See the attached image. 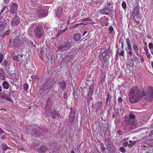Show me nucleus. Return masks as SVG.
<instances>
[{
  "label": "nucleus",
  "instance_id": "obj_3",
  "mask_svg": "<svg viewBox=\"0 0 153 153\" xmlns=\"http://www.w3.org/2000/svg\"><path fill=\"white\" fill-rule=\"evenodd\" d=\"M143 97L146 100L151 101L153 100V88L152 87H149L146 92L142 90Z\"/></svg>",
  "mask_w": 153,
  "mask_h": 153
},
{
  "label": "nucleus",
  "instance_id": "obj_15",
  "mask_svg": "<svg viewBox=\"0 0 153 153\" xmlns=\"http://www.w3.org/2000/svg\"><path fill=\"white\" fill-rule=\"evenodd\" d=\"M51 114L52 118L54 119L59 117L60 116L59 114L55 110L52 111L51 112Z\"/></svg>",
  "mask_w": 153,
  "mask_h": 153
},
{
  "label": "nucleus",
  "instance_id": "obj_52",
  "mask_svg": "<svg viewBox=\"0 0 153 153\" xmlns=\"http://www.w3.org/2000/svg\"><path fill=\"white\" fill-rule=\"evenodd\" d=\"M3 55L2 54H0V63H1L3 59Z\"/></svg>",
  "mask_w": 153,
  "mask_h": 153
},
{
  "label": "nucleus",
  "instance_id": "obj_30",
  "mask_svg": "<svg viewBox=\"0 0 153 153\" xmlns=\"http://www.w3.org/2000/svg\"><path fill=\"white\" fill-rule=\"evenodd\" d=\"M133 49L135 53H137L139 50V48L138 46L136 44H133Z\"/></svg>",
  "mask_w": 153,
  "mask_h": 153
},
{
  "label": "nucleus",
  "instance_id": "obj_18",
  "mask_svg": "<svg viewBox=\"0 0 153 153\" xmlns=\"http://www.w3.org/2000/svg\"><path fill=\"white\" fill-rule=\"evenodd\" d=\"M129 120L132 123H134V121L135 120V116L133 114L131 113H130L129 115L128 116Z\"/></svg>",
  "mask_w": 153,
  "mask_h": 153
},
{
  "label": "nucleus",
  "instance_id": "obj_1",
  "mask_svg": "<svg viewBox=\"0 0 153 153\" xmlns=\"http://www.w3.org/2000/svg\"><path fill=\"white\" fill-rule=\"evenodd\" d=\"M129 96L131 103L138 102L142 97V90L138 86L133 87L129 93Z\"/></svg>",
  "mask_w": 153,
  "mask_h": 153
},
{
  "label": "nucleus",
  "instance_id": "obj_21",
  "mask_svg": "<svg viewBox=\"0 0 153 153\" xmlns=\"http://www.w3.org/2000/svg\"><path fill=\"white\" fill-rule=\"evenodd\" d=\"M47 150V149L45 146L40 147L39 149L38 152L39 153H44Z\"/></svg>",
  "mask_w": 153,
  "mask_h": 153
},
{
  "label": "nucleus",
  "instance_id": "obj_49",
  "mask_svg": "<svg viewBox=\"0 0 153 153\" xmlns=\"http://www.w3.org/2000/svg\"><path fill=\"white\" fill-rule=\"evenodd\" d=\"M10 32V30H8L6 31L4 34V36H8Z\"/></svg>",
  "mask_w": 153,
  "mask_h": 153
},
{
  "label": "nucleus",
  "instance_id": "obj_33",
  "mask_svg": "<svg viewBox=\"0 0 153 153\" xmlns=\"http://www.w3.org/2000/svg\"><path fill=\"white\" fill-rule=\"evenodd\" d=\"M147 144L151 147H153V140H151L148 141Z\"/></svg>",
  "mask_w": 153,
  "mask_h": 153
},
{
  "label": "nucleus",
  "instance_id": "obj_7",
  "mask_svg": "<svg viewBox=\"0 0 153 153\" xmlns=\"http://www.w3.org/2000/svg\"><path fill=\"white\" fill-rule=\"evenodd\" d=\"M19 22V17L17 16H16L12 19L11 21V26L14 27L16 26Z\"/></svg>",
  "mask_w": 153,
  "mask_h": 153
},
{
  "label": "nucleus",
  "instance_id": "obj_54",
  "mask_svg": "<svg viewBox=\"0 0 153 153\" xmlns=\"http://www.w3.org/2000/svg\"><path fill=\"white\" fill-rule=\"evenodd\" d=\"M43 53H44V52H42V51H41L39 54V56L41 58L42 60L43 58Z\"/></svg>",
  "mask_w": 153,
  "mask_h": 153
},
{
  "label": "nucleus",
  "instance_id": "obj_6",
  "mask_svg": "<svg viewBox=\"0 0 153 153\" xmlns=\"http://www.w3.org/2000/svg\"><path fill=\"white\" fill-rule=\"evenodd\" d=\"M55 83V81L53 79H47L44 84L42 89L44 91L50 89L53 87Z\"/></svg>",
  "mask_w": 153,
  "mask_h": 153
},
{
  "label": "nucleus",
  "instance_id": "obj_29",
  "mask_svg": "<svg viewBox=\"0 0 153 153\" xmlns=\"http://www.w3.org/2000/svg\"><path fill=\"white\" fill-rule=\"evenodd\" d=\"M113 4V2L111 0H107V3H106V6H112Z\"/></svg>",
  "mask_w": 153,
  "mask_h": 153
},
{
  "label": "nucleus",
  "instance_id": "obj_63",
  "mask_svg": "<svg viewBox=\"0 0 153 153\" xmlns=\"http://www.w3.org/2000/svg\"><path fill=\"white\" fill-rule=\"evenodd\" d=\"M128 48L129 50L130 51L132 50L131 47V45H128Z\"/></svg>",
  "mask_w": 153,
  "mask_h": 153
},
{
  "label": "nucleus",
  "instance_id": "obj_39",
  "mask_svg": "<svg viewBox=\"0 0 153 153\" xmlns=\"http://www.w3.org/2000/svg\"><path fill=\"white\" fill-rule=\"evenodd\" d=\"M100 150L102 152H104L105 150V148L103 144L102 143L100 144Z\"/></svg>",
  "mask_w": 153,
  "mask_h": 153
},
{
  "label": "nucleus",
  "instance_id": "obj_23",
  "mask_svg": "<svg viewBox=\"0 0 153 153\" xmlns=\"http://www.w3.org/2000/svg\"><path fill=\"white\" fill-rule=\"evenodd\" d=\"M110 56L109 55H105L104 54L103 56H102V58L103 60L105 62H107L108 60V59L110 58Z\"/></svg>",
  "mask_w": 153,
  "mask_h": 153
},
{
  "label": "nucleus",
  "instance_id": "obj_8",
  "mask_svg": "<svg viewBox=\"0 0 153 153\" xmlns=\"http://www.w3.org/2000/svg\"><path fill=\"white\" fill-rule=\"evenodd\" d=\"M18 6L16 3H13L10 9V11L12 14L16 13L18 9Z\"/></svg>",
  "mask_w": 153,
  "mask_h": 153
},
{
  "label": "nucleus",
  "instance_id": "obj_47",
  "mask_svg": "<svg viewBox=\"0 0 153 153\" xmlns=\"http://www.w3.org/2000/svg\"><path fill=\"white\" fill-rule=\"evenodd\" d=\"M113 30V28L112 26H110L109 27V33L110 34H111L112 33Z\"/></svg>",
  "mask_w": 153,
  "mask_h": 153
},
{
  "label": "nucleus",
  "instance_id": "obj_48",
  "mask_svg": "<svg viewBox=\"0 0 153 153\" xmlns=\"http://www.w3.org/2000/svg\"><path fill=\"white\" fill-rule=\"evenodd\" d=\"M4 13L0 12V20H3V17L4 15Z\"/></svg>",
  "mask_w": 153,
  "mask_h": 153
},
{
  "label": "nucleus",
  "instance_id": "obj_37",
  "mask_svg": "<svg viewBox=\"0 0 153 153\" xmlns=\"http://www.w3.org/2000/svg\"><path fill=\"white\" fill-rule=\"evenodd\" d=\"M2 65L6 66H8L9 64L7 60H4V61L3 63L2 64Z\"/></svg>",
  "mask_w": 153,
  "mask_h": 153
},
{
  "label": "nucleus",
  "instance_id": "obj_41",
  "mask_svg": "<svg viewBox=\"0 0 153 153\" xmlns=\"http://www.w3.org/2000/svg\"><path fill=\"white\" fill-rule=\"evenodd\" d=\"M133 58L134 60V61L135 62L137 63L138 64L140 63V62L139 60V59L137 56H135Z\"/></svg>",
  "mask_w": 153,
  "mask_h": 153
},
{
  "label": "nucleus",
  "instance_id": "obj_62",
  "mask_svg": "<svg viewBox=\"0 0 153 153\" xmlns=\"http://www.w3.org/2000/svg\"><path fill=\"white\" fill-rule=\"evenodd\" d=\"M14 74V72L13 71L9 72V74L11 76H13Z\"/></svg>",
  "mask_w": 153,
  "mask_h": 153
},
{
  "label": "nucleus",
  "instance_id": "obj_5",
  "mask_svg": "<svg viewBox=\"0 0 153 153\" xmlns=\"http://www.w3.org/2000/svg\"><path fill=\"white\" fill-rule=\"evenodd\" d=\"M34 33L35 37L37 39L42 38L45 34L42 27L40 25H38V24L34 30Z\"/></svg>",
  "mask_w": 153,
  "mask_h": 153
},
{
  "label": "nucleus",
  "instance_id": "obj_16",
  "mask_svg": "<svg viewBox=\"0 0 153 153\" xmlns=\"http://www.w3.org/2000/svg\"><path fill=\"white\" fill-rule=\"evenodd\" d=\"M94 83L91 85L89 88V91L87 95H92L93 93L94 89Z\"/></svg>",
  "mask_w": 153,
  "mask_h": 153
},
{
  "label": "nucleus",
  "instance_id": "obj_60",
  "mask_svg": "<svg viewBox=\"0 0 153 153\" xmlns=\"http://www.w3.org/2000/svg\"><path fill=\"white\" fill-rule=\"evenodd\" d=\"M6 6H4L3 7V9L1 10V13H4V12L5 10V9L6 8Z\"/></svg>",
  "mask_w": 153,
  "mask_h": 153
},
{
  "label": "nucleus",
  "instance_id": "obj_40",
  "mask_svg": "<svg viewBox=\"0 0 153 153\" xmlns=\"http://www.w3.org/2000/svg\"><path fill=\"white\" fill-rule=\"evenodd\" d=\"M91 96L87 95V101L88 104L90 103V101L92 99Z\"/></svg>",
  "mask_w": 153,
  "mask_h": 153
},
{
  "label": "nucleus",
  "instance_id": "obj_9",
  "mask_svg": "<svg viewBox=\"0 0 153 153\" xmlns=\"http://www.w3.org/2000/svg\"><path fill=\"white\" fill-rule=\"evenodd\" d=\"M38 11L39 16L42 17L46 16L48 14L47 11L42 8H39Z\"/></svg>",
  "mask_w": 153,
  "mask_h": 153
},
{
  "label": "nucleus",
  "instance_id": "obj_46",
  "mask_svg": "<svg viewBox=\"0 0 153 153\" xmlns=\"http://www.w3.org/2000/svg\"><path fill=\"white\" fill-rule=\"evenodd\" d=\"M122 5L123 9H125L126 7V4L125 1H123Z\"/></svg>",
  "mask_w": 153,
  "mask_h": 153
},
{
  "label": "nucleus",
  "instance_id": "obj_24",
  "mask_svg": "<svg viewBox=\"0 0 153 153\" xmlns=\"http://www.w3.org/2000/svg\"><path fill=\"white\" fill-rule=\"evenodd\" d=\"M105 50V55H109L111 53V51L110 49V47L109 46L108 48H103Z\"/></svg>",
  "mask_w": 153,
  "mask_h": 153
},
{
  "label": "nucleus",
  "instance_id": "obj_56",
  "mask_svg": "<svg viewBox=\"0 0 153 153\" xmlns=\"http://www.w3.org/2000/svg\"><path fill=\"white\" fill-rule=\"evenodd\" d=\"M128 145V143L127 142H124L123 144V145L124 147H126Z\"/></svg>",
  "mask_w": 153,
  "mask_h": 153
},
{
  "label": "nucleus",
  "instance_id": "obj_11",
  "mask_svg": "<svg viewBox=\"0 0 153 153\" xmlns=\"http://www.w3.org/2000/svg\"><path fill=\"white\" fill-rule=\"evenodd\" d=\"M101 13L104 15H108L110 13V8L105 7L100 10Z\"/></svg>",
  "mask_w": 153,
  "mask_h": 153
},
{
  "label": "nucleus",
  "instance_id": "obj_59",
  "mask_svg": "<svg viewBox=\"0 0 153 153\" xmlns=\"http://www.w3.org/2000/svg\"><path fill=\"white\" fill-rule=\"evenodd\" d=\"M123 100V99L121 97H119L118 99L119 102L121 103L122 102Z\"/></svg>",
  "mask_w": 153,
  "mask_h": 153
},
{
  "label": "nucleus",
  "instance_id": "obj_14",
  "mask_svg": "<svg viewBox=\"0 0 153 153\" xmlns=\"http://www.w3.org/2000/svg\"><path fill=\"white\" fill-rule=\"evenodd\" d=\"M62 13V8L61 7H59L56 11V14L58 17H60L61 16Z\"/></svg>",
  "mask_w": 153,
  "mask_h": 153
},
{
  "label": "nucleus",
  "instance_id": "obj_45",
  "mask_svg": "<svg viewBox=\"0 0 153 153\" xmlns=\"http://www.w3.org/2000/svg\"><path fill=\"white\" fill-rule=\"evenodd\" d=\"M51 99H48L47 100V101L46 102V105H45V108H46L47 106H48V105H49L51 104Z\"/></svg>",
  "mask_w": 153,
  "mask_h": 153
},
{
  "label": "nucleus",
  "instance_id": "obj_10",
  "mask_svg": "<svg viewBox=\"0 0 153 153\" xmlns=\"http://www.w3.org/2000/svg\"><path fill=\"white\" fill-rule=\"evenodd\" d=\"M13 96V93L11 92L8 93L7 94L3 95L1 96V97L5 99L6 100L9 101H11V97Z\"/></svg>",
  "mask_w": 153,
  "mask_h": 153
},
{
  "label": "nucleus",
  "instance_id": "obj_32",
  "mask_svg": "<svg viewBox=\"0 0 153 153\" xmlns=\"http://www.w3.org/2000/svg\"><path fill=\"white\" fill-rule=\"evenodd\" d=\"M2 149L4 150H6L8 149H9L10 147H8L5 143H3L1 145Z\"/></svg>",
  "mask_w": 153,
  "mask_h": 153
},
{
  "label": "nucleus",
  "instance_id": "obj_43",
  "mask_svg": "<svg viewBox=\"0 0 153 153\" xmlns=\"http://www.w3.org/2000/svg\"><path fill=\"white\" fill-rule=\"evenodd\" d=\"M28 84L27 83L23 85V88L24 90L25 91H27V90L28 88Z\"/></svg>",
  "mask_w": 153,
  "mask_h": 153
},
{
  "label": "nucleus",
  "instance_id": "obj_61",
  "mask_svg": "<svg viewBox=\"0 0 153 153\" xmlns=\"http://www.w3.org/2000/svg\"><path fill=\"white\" fill-rule=\"evenodd\" d=\"M36 75H32L31 76V78L32 80L34 79L35 80L36 78Z\"/></svg>",
  "mask_w": 153,
  "mask_h": 153
},
{
  "label": "nucleus",
  "instance_id": "obj_57",
  "mask_svg": "<svg viewBox=\"0 0 153 153\" xmlns=\"http://www.w3.org/2000/svg\"><path fill=\"white\" fill-rule=\"evenodd\" d=\"M50 58L51 59V62H52V60H53V61H54L55 59V58L54 56L52 55H51L50 56Z\"/></svg>",
  "mask_w": 153,
  "mask_h": 153
},
{
  "label": "nucleus",
  "instance_id": "obj_28",
  "mask_svg": "<svg viewBox=\"0 0 153 153\" xmlns=\"http://www.w3.org/2000/svg\"><path fill=\"white\" fill-rule=\"evenodd\" d=\"M128 62L129 63V65L131 67L133 66L134 63V61L133 58H130L128 61Z\"/></svg>",
  "mask_w": 153,
  "mask_h": 153
},
{
  "label": "nucleus",
  "instance_id": "obj_17",
  "mask_svg": "<svg viewBox=\"0 0 153 153\" xmlns=\"http://www.w3.org/2000/svg\"><path fill=\"white\" fill-rule=\"evenodd\" d=\"M74 39L76 41L79 40L81 38V36L79 33L75 34L73 37Z\"/></svg>",
  "mask_w": 153,
  "mask_h": 153
},
{
  "label": "nucleus",
  "instance_id": "obj_36",
  "mask_svg": "<svg viewBox=\"0 0 153 153\" xmlns=\"http://www.w3.org/2000/svg\"><path fill=\"white\" fill-rule=\"evenodd\" d=\"M67 28H65V29L64 30H59V31H58L57 34L56 36V37H57L59 36V35H60L62 34V32L65 31L67 30Z\"/></svg>",
  "mask_w": 153,
  "mask_h": 153
},
{
  "label": "nucleus",
  "instance_id": "obj_58",
  "mask_svg": "<svg viewBox=\"0 0 153 153\" xmlns=\"http://www.w3.org/2000/svg\"><path fill=\"white\" fill-rule=\"evenodd\" d=\"M147 57L149 59H150L151 57L150 56V54L148 52L146 51V53Z\"/></svg>",
  "mask_w": 153,
  "mask_h": 153
},
{
  "label": "nucleus",
  "instance_id": "obj_19",
  "mask_svg": "<svg viewBox=\"0 0 153 153\" xmlns=\"http://www.w3.org/2000/svg\"><path fill=\"white\" fill-rule=\"evenodd\" d=\"M37 24V23H33L30 25L28 30V31L29 32L30 34L33 29H34L36 28Z\"/></svg>",
  "mask_w": 153,
  "mask_h": 153
},
{
  "label": "nucleus",
  "instance_id": "obj_53",
  "mask_svg": "<svg viewBox=\"0 0 153 153\" xmlns=\"http://www.w3.org/2000/svg\"><path fill=\"white\" fill-rule=\"evenodd\" d=\"M140 60L141 61L142 63L144 61V58L141 55H140Z\"/></svg>",
  "mask_w": 153,
  "mask_h": 153
},
{
  "label": "nucleus",
  "instance_id": "obj_34",
  "mask_svg": "<svg viewBox=\"0 0 153 153\" xmlns=\"http://www.w3.org/2000/svg\"><path fill=\"white\" fill-rule=\"evenodd\" d=\"M81 21L84 22V21H88V22H91L92 21V19L88 17L87 18H84L82 19L81 20Z\"/></svg>",
  "mask_w": 153,
  "mask_h": 153
},
{
  "label": "nucleus",
  "instance_id": "obj_31",
  "mask_svg": "<svg viewBox=\"0 0 153 153\" xmlns=\"http://www.w3.org/2000/svg\"><path fill=\"white\" fill-rule=\"evenodd\" d=\"M105 50L104 48L102 49L100 51V54L99 55V57L100 58L102 57V56H104V54H105Z\"/></svg>",
  "mask_w": 153,
  "mask_h": 153
},
{
  "label": "nucleus",
  "instance_id": "obj_50",
  "mask_svg": "<svg viewBox=\"0 0 153 153\" xmlns=\"http://www.w3.org/2000/svg\"><path fill=\"white\" fill-rule=\"evenodd\" d=\"M149 47L150 49L151 50H152V49H153V44L151 43H150L149 44Z\"/></svg>",
  "mask_w": 153,
  "mask_h": 153
},
{
  "label": "nucleus",
  "instance_id": "obj_35",
  "mask_svg": "<svg viewBox=\"0 0 153 153\" xmlns=\"http://www.w3.org/2000/svg\"><path fill=\"white\" fill-rule=\"evenodd\" d=\"M12 56L13 59L14 60L17 61H19V60L18 56L13 54L12 55Z\"/></svg>",
  "mask_w": 153,
  "mask_h": 153
},
{
  "label": "nucleus",
  "instance_id": "obj_22",
  "mask_svg": "<svg viewBox=\"0 0 153 153\" xmlns=\"http://www.w3.org/2000/svg\"><path fill=\"white\" fill-rule=\"evenodd\" d=\"M112 97L111 95H110L109 94H108L107 95V96L106 98V100L105 102L106 105H109L110 103V101Z\"/></svg>",
  "mask_w": 153,
  "mask_h": 153
},
{
  "label": "nucleus",
  "instance_id": "obj_44",
  "mask_svg": "<svg viewBox=\"0 0 153 153\" xmlns=\"http://www.w3.org/2000/svg\"><path fill=\"white\" fill-rule=\"evenodd\" d=\"M120 150L122 153H125L126 152L125 149L123 147H121L120 148Z\"/></svg>",
  "mask_w": 153,
  "mask_h": 153
},
{
  "label": "nucleus",
  "instance_id": "obj_13",
  "mask_svg": "<svg viewBox=\"0 0 153 153\" xmlns=\"http://www.w3.org/2000/svg\"><path fill=\"white\" fill-rule=\"evenodd\" d=\"M132 13L133 16L134 17L136 16L139 13V9L137 7L135 6L132 9Z\"/></svg>",
  "mask_w": 153,
  "mask_h": 153
},
{
  "label": "nucleus",
  "instance_id": "obj_27",
  "mask_svg": "<svg viewBox=\"0 0 153 153\" xmlns=\"http://www.w3.org/2000/svg\"><path fill=\"white\" fill-rule=\"evenodd\" d=\"M2 86L5 89H8L9 88V85L7 82L4 81L2 83Z\"/></svg>",
  "mask_w": 153,
  "mask_h": 153
},
{
  "label": "nucleus",
  "instance_id": "obj_4",
  "mask_svg": "<svg viewBox=\"0 0 153 153\" xmlns=\"http://www.w3.org/2000/svg\"><path fill=\"white\" fill-rule=\"evenodd\" d=\"M123 126L126 129H131L134 128L136 125L135 122L132 123L129 120L128 116H125L122 122Z\"/></svg>",
  "mask_w": 153,
  "mask_h": 153
},
{
  "label": "nucleus",
  "instance_id": "obj_51",
  "mask_svg": "<svg viewBox=\"0 0 153 153\" xmlns=\"http://www.w3.org/2000/svg\"><path fill=\"white\" fill-rule=\"evenodd\" d=\"M126 41L127 44V45H130L131 41L128 38H127L126 39Z\"/></svg>",
  "mask_w": 153,
  "mask_h": 153
},
{
  "label": "nucleus",
  "instance_id": "obj_55",
  "mask_svg": "<svg viewBox=\"0 0 153 153\" xmlns=\"http://www.w3.org/2000/svg\"><path fill=\"white\" fill-rule=\"evenodd\" d=\"M124 51H122L121 52H120L119 53V56H124Z\"/></svg>",
  "mask_w": 153,
  "mask_h": 153
},
{
  "label": "nucleus",
  "instance_id": "obj_12",
  "mask_svg": "<svg viewBox=\"0 0 153 153\" xmlns=\"http://www.w3.org/2000/svg\"><path fill=\"white\" fill-rule=\"evenodd\" d=\"M59 87L62 90H64L66 87V82L64 80H60L59 83Z\"/></svg>",
  "mask_w": 153,
  "mask_h": 153
},
{
  "label": "nucleus",
  "instance_id": "obj_25",
  "mask_svg": "<svg viewBox=\"0 0 153 153\" xmlns=\"http://www.w3.org/2000/svg\"><path fill=\"white\" fill-rule=\"evenodd\" d=\"M0 79L2 80L5 79V77L4 74L3 70L2 68H0Z\"/></svg>",
  "mask_w": 153,
  "mask_h": 153
},
{
  "label": "nucleus",
  "instance_id": "obj_26",
  "mask_svg": "<svg viewBox=\"0 0 153 153\" xmlns=\"http://www.w3.org/2000/svg\"><path fill=\"white\" fill-rule=\"evenodd\" d=\"M7 21H6L5 22H1L0 23V26H1L2 27H7L8 24V22L9 21V19H7Z\"/></svg>",
  "mask_w": 153,
  "mask_h": 153
},
{
  "label": "nucleus",
  "instance_id": "obj_20",
  "mask_svg": "<svg viewBox=\"0 0 153 153\" xmlns=\"http://www.w3.org/2000/svg\"><path fill=\"white\" fill-rule=\"evenodd\" d=\"M103 103L102 102L99 101L96 103L95 106L97 110H99L102 107Z\"/></svg>",
  "mask_w": 153,
  "mask_h": 153
},
{
  "label": "nucleus",
  "instance_id": "obj_64",
  "mask_svg": "<svg viewBox=\"0 0 153 153\" xmlns=\"http://www.w3.org/2000/svg\"><path fill=\"white\" fill-rule=\"evenodd\" d=\"M118 133L119 134L121 135L122 134V132L121 130H119L118 131Z\"/></svg>",
  "mask_w": 153,
  "mask_h": 153
},
{
  "label": "nucleus",
  "instance_id": "obj_38",
  "mask_svg": "<svg viewBox=\"0 0 153 153\" xmlns=\"http://www.w3.org/2000/svg\"><path fill=\"white\" fill-rule=\"evenodd\" d=\"M129 144L128 145V146L130 147H132L136 143V142L135 141H130L129 142Z\"/></svg>",
  "mask_w": 153,
  "mask_h": 153
},
{
  "label": "nucleus",
  "instance_id": "obj_42",
  "mask_svg": "<svg viewBox=\"0 0 153 153\" xmlns=\"http://www.w3.org/2000/svg\"><path fill=\"white\" fill-rule=\"evenodd\" d=\"M108 24V22L106 20L103 21L101 23V24L102 26H107Z\"/></svg>",
  "mask_w": 153,
  "mask_h": 153
},
{
  "label": "nucleus",
  "instance_id": "obj_2",
  "mask_svg": "<svg viewBox=\"0 0 153 153\" xmlns=\"http://www.w3.org/2000/svg\"><path fill=\"white\" fill-rule=\"evenodd\" d=\"M72 46V44L68 40H62V44L59 45L57 47L58 51H61L64 52L69 49Z\"/></svg>",
  "mask_w": 153,
  "mask_h": 153
}]
</instances>
